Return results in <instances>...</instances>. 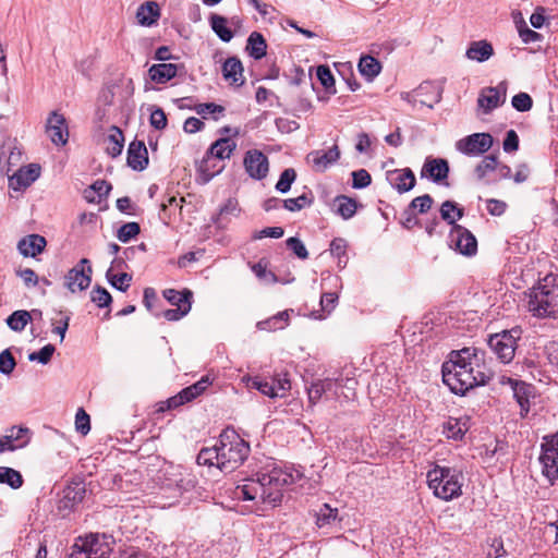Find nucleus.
I'll return each instance as SVG.
<instances>
[{"instance_id": "obj_38", "label": "nucleus", "mask_w": 558, "mask_h": 558, "mask_svg": "<svg viewBox=\"0 0 558 558\" xmlns=\"http://www.w3.org/2000/svg\"><path fill=\"white\" fill-rule=\"evenodd\" d=\"M162 294L163 298L177 308H179L180 305H190V310L192 308L193 293L189 289H183L182 291L166 289Z\"/></svg>"}, {"instance_id": "obj_49", "label": "nucleus", "mask_w": 558, "mask_h": 558, "mask_svg": "<svg viewBox=\"0 0 558 558\" xmlns=\"http://www.w3.org/2000/svg\"><path fill=\"white\" fill-rule=\"evenodd\" d=\"M296 179V171L293 168H287L284 169L280 177L278 182L275 185V189L282 194L288 193L291 190V185Z\"/></svg>"}, {"instance_id": "obj_27", "label": "nucleus", "mask_w": 558, "mask_h": 558, "mask_svg": "<svg viewBox=\"0 0 558 558\" xmlns=\"http://www.w3.org/2000/svg\"><path fill=\"white\" fill-rule=\"evenodd\" d=\"M222 75L225 80L230 81L235 86L244 84L243 65L239 58L229 57L222 65Z\"/></svg>"}, {"instance_id": "obj_16", "label": "nucleus", "mask_w": 558, "mask_h": 558, "mask_svg": "<svg viewBox=\"0 0 558 558\" xmlns=\"http://www.w3.org/2000/svg\"><path fill=\"white\" fill-rule=\"evenodd\" d=\"M340 158V150L337 145L329 149H317L307 154L306 161L316 172H324Z\"/></svg>"}, {"instance_id": "obj_43", "label": "nucleus", "mask_w": 558, "mask_h": 558, "mask_svg": "<svg viewBox=\"0 0 558 558\" xmlns=\"http://www.w3.org/2000/svg\"><path fill=\"white\" fill-rule=\"evenodd\" d=\"M335 381L330 378H326L323 380H317L311 385L307 390L308 400L312 403H316L322 396L333 388Z\"/></svg>"}, {"instance_id": "obj_52", "label": "nucleus", "mask_w": 558, "mask_h": 558, "mask_svg": "<svg viewBox=\"0 0 558 558\" xmlns=\"http://www.w3.org/2000/svg\"><path fill=\"white\" fill-rule=\"evenodd\" d=\"M90 300L94 302L98 307H108L110 306L112 302V296L108 292L107 289H105L101 286H95L93 290L90 291Z\"/></svg>"}, {"instance_id": "obj_8", "label": "nucleus", "mask_w": 558, "mask_h": 558, "mask_svg": "<svg viewBox=\"0 0 558 558\" xmlns=\"http://www.w3.org/2000/svg\"><path fill=\"white\" fill-rule=\"evenodd\" d=\"M521 333L520 328H512L492 335L488 339V347L502 363H510L514 357L517 341Z\"/></svg>"}, {"instance_id": "obj_9", "label": "nucleus", "mask_w": 558, "mask_h": 558, "mask_svg": "<svg viewBox=\"0 0 558 558\" xmlns=\"http://www.w3.org/2000/svg\"><path fill=\"white\" fill-rule=\"evenodd\" d=\"M494 144L489 133H473L456 143V149L466 156H481L487 153Z\"/></svg>"}, {"instance_id": "obj_48", "label": "nucleus", "mask_w": 558, "mask_h": 558, "mask_svg": "<svg viewBox=\"0 0 558 558\" xmlns=\"http://www.w3.org/2000/svg\"><path fill=\"white\" fill-rule=\"evenodd\" d=\"M106 277L111 287L121 292H125L130 288V282L132 281V276L128 272L112 275L111 269L107 270Z\"/></svg>"}, {"instance_id": "obj_53", "label": "nucleus", "mask_w": 558, "mask_h": 558, "mask_svg": "<svg viewBox=\"0 0 558 558\" xmlns=\"http://www.w3.org/2000/svg\"><path fill=\"white\" fill-rule=\"evenodd\" d=\"M497 168V156L489 155L486 156L476 167L475 174L478 180H483L488 172L495 171Z\"/></svg>"}, {"instance_id": "obj_29", "label": "nucleus", "mask_w": 558, "mask_h": 558, "mask_svg": "<svg viewBox=\"0 0 558 558\" xmlns=\"http://www.w3.org/2000/svg\"><path fill=\"white\" fill-rule=\"evenodd\" d=\"M236 496L243 500H255L259 498L265 502V490L260 486L258 476L248 478L246 484L236 487Z\"/></svg>"}, {"instance_id": "obj_13", "label": "nucleus", "mask_w": 558, "mask_h": 558, "mask_svg": "<svg viewBox=\"0 0 558 558\" xmlns=\"http://www.w3.org/2000/svg\"><path fill=\"white\" fill-rule=\"evenodd\" d=\"M243 166L250 178L263 180L269 172L267 156L258 149H250L245 153Z\"/></svg>"}, {"instance_id": "obj_63", "label": "nucleus", "mask_w": 558, "mask_h": 558, "mask_svg": "<svg viewBox=\"0 0 558 558\" xmlns=\"http://www.w3.org/2000/svg\"><path fill=\"white\" fill-rule=\"evenodd\" d=\"M372 183V177L365 169H360L352 172V187L365 189Z\"/></svg>"}, {"instance_id": "obj_36", "label": "nucleus", "mask_w": 558, "mask_h": 558, "mask_svg": "<svg viewBox=\"0 0 558 558\" xmlns=\"http://www.w3.org/2000/svg\"><path fill=\"white\" fill-rule=\"evenodd\" d=\"M335 211L344 220L352 218L357 209V202L349 196L339 195L333 201Z\"/></svg>"}, {"instance_id": "obj_37", "label": "nucleus", "mask_w": 558, "mask_h": 558, "mask_svg": "<svg viewBox=\"0 0 558 558\" xmlns=\"http://www.w3.org/2000/svg\"><path fill=\"white\" fill-rule=\"evenodd\" d=\"M209 23H210V27L214 31V33L223 43H229L233 38L234 34L227 26L228 20L225 16L214 13L209 17Z\"/></svg>"}, {"instance_id": "obj_11", "label": "nucleus", "mask_w": 558, "mask_h": 558, "mask_svg": "<svg viewBox=\"0 0 558 558\" xmlns=\"http://www.w3.org/2000/svg\"><path fill=\"white\" fill-rule=\"evenodd\" d=\"M507 87V82L502 81L497 86H489L481 89L477 98V107L483 111V113L488 114L494 109L505 104Z\"/></svg>"}, {"instance_id": "obj_1", "label": "nucleus", "mask_w": 558, "mask_h": 558, "mask_svg": "<svg viewBox=\"0 0 558 558\" xmlns=\"http://www.w3.org/2000/svg\"><path fill=\"white\" fill-rule=\"evenodd\" d=\"M442 381L459 396H464L477 386H484L490 376L482 371L477 351L474 348H463L451 351L449 359L441 366Z\"/></svg>"}, {"instance_id": "obj_64", "label": "nucleus", "mask_w": 558, "mask_h": 558, "mask_svg": "<svg viewBox=\"0 0 558 558\" xmlns=\"http://www.w3.org/2000/svg\"><path fill=\"white\" fill-rule=\"evenodd\" d=\"M193 110L206 119L208 114L222 113L225 111V107L215 102H205L194 106Z\"/></svg>"}, {"instance_id": "obj_30", "label": "nucleus", "mask_w": 558, "mask_h": 558, "mask_svg": "<svg viewBox=\"0 0 558 558\" xmlns=\"http://www.w3.org/2000/svg\"><path fill=\"white\" fill-rule=\"evenodd\" d=\"M539 462L543 465V474L553 483L558 478V451L551 449L542 450Z\"/></svg>"}, {"instance_id": "obj_17", "label": "nucleus", "mask_w": 558, "mask_h": 558, "mask_svg": "<svg viewBox=\"0 0 558 558\" xmlns=\"http://www.w3.org/2000/svg\"><path fill=\"white\" fill-rule=\"evenodd\" d=\"M86 496V486L83 482H72L63 490V497L60 500L59 509L72 511L83 502Z\"/></svg>"}, {"instance_id": "obj_5", "label": "nucleus", "mask_w": 558, "mask_h": 558, "mask_svg": "<svg viewBox=\"0 0 558 558\" xmlns=\"http://www.w3.org/2000/svg\"><path fill=\"white\" fill-rule=\"evenodd\" d=\"M255 476H258L260 486L265 490V502L276 507L281 504L283 488L293 484L296 478L301 477V474L299 472L293 474L277 466L271 469L267 466L257 472Z\"/></svg>"}, {"instance_id": "obj_14", "label": "nucleus", "mask_w": 558, "mask_h": 558, "mask_svg": "<svg viewBox=\"0 0 558 558\" xmlns=\"http://www.w3.org/2000/svg\"><path fill=\"white\" fill-rule=\"evenodd\" d=\"M32 432L28 427L12 426L0 437V453L24 448L31 441Z\"/></svg>"}, {"instance_id": "obj_12", "label": "nucleus", "mask_w": 558, "mask_h": 558, "mask_svg": "<svg viewBox=\"0 0 558 558\" xmlns=\"http://www.w3.org/2000/svg\"><path fill=\"white\" fill-rule=\"evenodd\" d=\"M449 162L445 158H435L432 156L426 157L423 167L421 169V178L428 179L436 184L449 185L447 182L449 175Z\"/></svg>"}, {"instance_id": "obj_39", "label": "nucleus", "mask_w": 558, "mask_h": 558, "mask_svg": "<svg viewBox=\"0 0 558 558\" xmlns=\"http://www.w3.org/2000/svg\"><path fill=\"white\" fill-rule=\"evenodd\" d=\"M213 384V379L209 375L203 376L198 381L181 390L182 396L186 402H191L198 396L205 392V390Z\"/></svg>"}, {"instance_id": "obj_34", "label": "nucleus", "mask_w": 558, "mask_h": 558, "mask_svg": "<svg viewBox=\"0 0 558 558\" xmlns=\"http://www.w3.org/2000/svg\"><path fill=\"white\" fill-rule=\"evenodd\" d=\"M357 68L361 75L368 82H372L381 71L380 62L369 54L360 58Z\"/></svg>"}, {"instance_id": "obj_60", "label": "nucleus", "mask_w": 558, "mask_h": 558, "mask_svg": "<svg viewBox=\"0 0 558 558\" xmlns=\"http://www.w3.org/2000/svg\"><path fill=\"white\" fill-rule=\"evenodd\" d=\"M239 213L238 202L233 198H229L223 206L220 207L217 218L214 220L215 223L221 226L222 221L228 215L235 216Z\"/></svg>"}, {"instance_id": "obj_2", "label": "nucleus", "mask_w": 558, "mask_h": 558, "mask_svg": "<svg viewBox=\"0 0 558 558\" xmlns=\"http://www.w3.org/2000/svg\"><path fill=\"white\" fill-rule=\"evenodd\" d=\"M250 444L233 428H226L215 446L203 448L196 458L199 465L216 466L223 473H231L243 464L250 454Z\"/></svg>"}, {"instance_id": "obj_10", "label": "nucleus", "mask_w": 558, "mask_h": 558, "mask_svg": "<svg viewBox=\"0 0 558 558\" xmlns=\"http://www.w3.org/2000/svg\"><path fill=\"white\" fill-rule=\"evenodd\" d=\"M93 268L89 259L82 258L64 277L65 287L72 292L87 289L92 282Z\"/></svg>"}, {"instance_id": "obj_51", "label": "nucleus", "mask_w": 558, "mask_h": 558, "mask_svg": "<svg viewBox=\"0 0 558 558\" xmlns=\"http://www.w3.org/2000/svg\"><path fill=\"white\" fill-rule=\"evenodd\" d=\"M141 232V227L137 222H126L122 225L117 231V238L123 243H128Z\"/></svg>"}, {"instance_id": "obj_21", "label": "nucleus", "mask_w": 558, "mask_h": 558, "mask_svg": "<svg viewBox=\"0 0 558 558\" xmlns=\"http://www.w3.org/2000/svg\"><path fill=\"white\" fill-rule=\"evenodd\" d=\"M470 417H449L442 425V434L451 440L460 441L470 429Z\"/></svg>"}, {"instance_id": "obj_45", "label": "nucleus", "mask_w": 558, "mask_h": 558, "mask_svg": "<svg viewBox=\"0 0 558 558\" xmlns=\"http://www.w3.org/2000/svg\"><path fill=\"white\" fill-rule=\"evenodd\" d=\"M32 316L29 312L25 310H19L13 312L8 318L7 324L13 331H22L26 325L31 322Z\"/></svg>"}, {"instance_id": "obj_54", "label": "nucleus", "mask_w": 558, "mask_h": 558, "mask_svg": "<svg viewBox=\"0 0 558 558\" xmlns=\"http://www.w3.org/2000/svg\"><path fill=\"white\" fill-rule=\"evenodd\" d=\"M54 351H56L54 345L48 343V344L44 345L39 351L29 353L28 360L31 362L36 361L43 365H46L50 362Z\"/></svg>"}, {"instance_id": "obj_50", "label": "nucleus", "mask_w": 558, "mask_h": 558, "mask_svg": "<svg viewBox=\"0 0 558 558\" xmlns=\"http://www.w3.org/2000/svg\"><path fill=\"white\" fill-rule=\"evenodd\" d=\"M316 75L327 93L336 94L335 78L330 69L327 65L317 66Z\"/></svg>"}, {"instance_id": "obj_15", "label": "nucleus", "mask_w": 558, "mask_h": 558, "mask_svg": "<svg viewBox=\"0 0 558 558\" xmlns=\"http://www.w3.org/2000/svg\"><path fill=\"white\" fill-rule=\"evenodd\" d=\"M46 132L54 145H65L69 140V130L64 116L52 111L47 119Z\"/></svg>"}, {"instance_id": "obj_42", "label": "nucleus", "mask_w": 558, "mask_h": 558, "mask_svg": "<svg viewBox=\"0 0 558 558\" xmlns=\"http://www.w3.org/2000/svg\"><path fill=\"white\" fill-rule=\"evenodd\" d=\"M0 483L9 485L12 489H19L24 481L19 471L8 466H0Z\"/></svg>"}, {"instance_id": "obj_44", "label": "nucleus", "mask_w": 558, "mask_h": 558, "mask_svg": "<svg viewBox=\"0 0 558 558\" xmlns=\"http://www.w3.org/2000/svg\"><path fill=\"white\" fill-rule=\"evenodd\" d=\"M338 519V509L324 504L316 512V524L318 527L329 526Z\"/></svg>"}, {"instance_id": "obj_23", "label": "nucleus", "mask_w": 558, "mask_h": 558, "mask_svg": "<svg viewBox=\"0 0 558 558\" xmlns=\"http://www.w3.org/2000/svg\"><path fill=\"white\" fill-rule=\"evenodd\" d=\"M434 86L429 83H423L417 88L411 90V92H402L400 94V97L402 100L407 101L411 106L415 107L417 104L421 106H427L428 108H433L434 104L438 102L440 100V95L436 94L430 101L427 99H423V94L425 89H432Z\"/></svg>"}, {"instance_id": "obj_25", "label": "nucleus", "mask_w": 558, "mask_h": 558, "mask_svg": "<svg viewBox=\"0 0 558 558\" xmlns=\"http://www.w3.org/2000/svg\"><path fill=\"white\" fill-rule=\"evenodd\" d=\"M494 56L493 45L486 39L471 41L466 51L465 57L469 60L483 63Z\"/></svg>"}, {"instance_id": "obj_46", "label": "nucleus", "mask_w": 558, "mask_h": 558, "mask_svg": "<svg viewBox=\"0 0 558 558\" xmlns=\"http://www.w3.org/2000/svg\"><path fill=\"white\" fill-rule=\"evenodd\" d=\"M314 202L312 194L303 193L295 198H287L282 201V206L289 211H300L305 207H310Z\"/></svg>"}, {"instance_id": "obj_62", "label": "nucleus", "mask_w": 558, "mask_h": 558, "mask_svg": "<svg viewBox=\"0 0 558 558\" xmlns=\"http://www.w3.org/2000/svg\"><path fill=\"white\" fill-rule=\"evenodd\" d=\"M149 122L156 130H163L168 124L165 111L159 107H154L150 111Z\"/></svg>"}, {"instance_id": "obj_33", "label": "nucleus", "mask_w": 558, "mask_h": 558, "mask_svg": "<svg viewBox=\"0 0 558 558\" xmlns=\"http://www.w3.org/2000/svg\"><path fill=\"white\" fill-rule=\"evenodd\" d=\"M105 143L108 155L113 158L121 155L124 146V135L122 131L118 126L112 125L109 130V134L105 138Z\"/></svg>"}, {"instance_id": "obj_24", "label": "nucleus", "mask_w": 558, "mask_h": 558, "mask_svg": "<svg viewBox=\"0 0 558 558\" xmlns=\"http://www.w3.org/2000/svg\"><path fill=\"white\" fill-rule=\"evenodd\" d=\"M46 245L47 241L43 235L29 234L19 241L17 248L23 256L35 257L45 250Z\"/></svg>"}, {"instance_id": "obj_56", "label": "nucleus", "mask_w": 558, "mask_h": 558, "mask_svg": "<svg viewBox=\"0 0 558 558\" xmlns=\"http://www.w3.org/2000/svg\"><path fill=\"white\" fill-rule=\"evenodd\" d=\"M330 253L332 256L338 258L339 265L341 263H347V241L342 238H335L330 242Z\"/></svg>"}, {"instance_id": "obj_58", "label": "nucleus", "mask_w": 558, "mask_h": 558, "mask_svg": "<svg viewBox=\"0 0 558 558\" xmlns=\"http://www.w3.org/2000/svg\"><path fill=\"white\" fill-rule=\"evenodd\" d=\"M16 366V361L10 349H5L0 353V373L10 375Z\"/></svg>"}, {"instance_id": "obj_31", "label": "nucleus", "mask_w": 558, "mask_h": 558, "mask_svg": "<svg viewBox=\"0 0 558 558\" xmlns=\"http://www.w3.org/2000/svg\"><path fill=\"white\" fill-rule=\"evenodd\" d=\"M235 147L236 144L231 138L221 137L215 141L206 153L222 161L231 156Z\"/></svg>"}, {"instance_id": "obj_26", "label": "nucleus", "mask_w": 558, "mask_h": 558, "mask_svg": "<svg viewBox=\"0 0 558 558\" xmlns=\"http://www.w3.org/2000/svg\"><path fill=\"white\" fill-rule=\"evenodd\" d=\"M179 65L174 63H157L148 69L149 78L157 84H166L177 76Z\"/></svg>"}, {"instance_id": "obj_19", "label": "nucleus", "mask_w": 558, "mask_h": 558, "mask_svg": "<svg viewBox=\"0 0 558 558\" xmlns=\"http://www.w3.org/2000/svg\"><path fill=\"white\" fill-rule=\"evenodd\" d=\"M128 166L135 171H143L148 166V151L143 141L134 140L128 147Z\"/></svg>"}, {"instance_id": "obj_41", "label": "nucleus", "mask_w": 558, "mask_h": 558, "mask_svg": "<svg viewBox=\"0 0 558 558\" xmlns=\"http://www.w3.org/2000/svg\"><path fill=\"white\" fill-rule=\"evenodd\" d=\"M289 312L282 311L266 320L257 323L259 330L274 331L283 329L288 325Z\"/></svg>"}, {"instance_id": "obj_4", "label": "nucleus", "mask_w": 558, "mask_h": 558, "mask_svg": "<svg viewBox=\"0 0 558 558\" xmlns=\"http://www.w3.org/2000/svg\"><path fill=\"white\" fill-rule=\"evenodd\" d=\"M426 477L428 487L439 499L449 501L462 495L463 476L454 468L436 464L427 472Z\"/></svg>"}, {"instance_id": "obj_7", "label": "nucleus", "mask_w": 558, "mask_h": 558, "mask_svg": "<svg viewBox=\"0 0 558 558\" xmlns=\"http://www.w3.org/2000/svg\"><path fill=\"white\" fill-rule=\"evenodd\" d=\"M76 538L85 558H109L116 545L114 537L107 533H88Z\"/></svg>"}, {"instance_id": "obj_18", "label": "nucleus", "mask_w": 558, "mask_h": 558, "mask_svg": "<svg viewBox=\"0 0 558 558\" xmlns=\"http://www.w3.org/2000/svg\"><path fill=\"white\" fill-rule=\"evenodd\" d=\"M39 175L40 167L37 163H29L9 177V187L14 191L25 189L35 182Z\"/></svg>"}, {"instance_id": "obj_32", "label": "nucleus", "mask_w": 558, "mask_h": 558, "mask_svg": "<svg viewBox=\"0 0 558 558\" xmlns=\"http://www.w3.org/2000/svg\"><path fill=\"white\" fill-rule=\"evenodd\" d=\"M159 15V5L155 1H147L143 3L136 12L138 23L144 26H151L157 22Z\"/></svg>"}, {"instance_id": "obj_57", "label": "nucleus", "mask_w": 558, "mask_h": 558, "mask_svg": "<svg viewBox=\"0 0 558 558\" xmlns=\"http://www.w3.org/2000/svg\"><path fill=\"white\" fill-rule=\"evenodd\" d=\"M511 105L517 111L526 112L531 110L533 99L529 94L521 92L512 97Z\"/></svg>"}, {"instance_id": "obj_47", "label": "nucleus", "mask_w": 558, "mask_h": 558, "mask_svg": "<svg viewBox=\"0 0 558 558\" xmlns=\"http://www.w3.org/2000/svg\"><path fill=\"white\" fill-rule=\"evenodd\" d=\"M250 387L258 390L260 393L269 398H277L280 396L276 390L275 378H272L271 381L264 380L259 377L251 378Z\"/></svg>"}, {"instance_id": "obj_35", "label": "nucleus", "mask_w": 558, "mask_h": 558, "mask_svg": "<svg viewBox=\"0 0 558 558\" xmlns=\"http://www.w3.org/2000/svg\"><path fill=\"white\" fill-rule=\"evenodd\" d=\"M246 50L255 60L264 58L267 53V43L258 32H253L247 38Z\"/></svg>"}, {"instance_id": "obj_55", "label": "nucleus", "mask_w": 558, "mask_h": 558, "mask_svg": "<svg viewBox=\"0 0 558 558\" xmlns=\"http://www.w3.org/2000/svg\"><path fill=\"white\" fill-rule=\"evenodd\" d=\"M433 203V197L429 194H424L422 196L413 198L408 209L409 211L412 210L413 213L415 209H417L420 214H425L432 208Z\"/></svg>"}, {"instance_id": "obj_28", "label": "nucleus", "mask_w": 558, "mask_h": 558, "mask_svg": "<svg viewBox=\"0 0 558 558\" xmlns=\"http://www.w3.org/2000/svg\"><path fill=\"white\" fill-rule=\"evenodd\" d=\"M223 169L220 161L209 154H205L197 167L202 183H208L215 175L219 174Z\"/></svg>"}, {"instance_id": "obj_59", "label": "nucleus", "mask_w": 558, "mask_h": 558, "mask_svg": "<svg viewBox=\"0 0 558 558\" xmlns=\"http://www.w3.org/2000/svg\"><path fill=\"white\" fill-rule=\"evenodd\" d=\"M286 245L300 259H306L308 257V252L304 243L298 236L288 238L286 240Z\"/></svg>"}, {"instance_id": "obj_61", "label": "nucleus", "mask_w": 558, "mask_h": 558, "mask_svg": "<svg viewBox=\"0 0 558 558\" xmlns=\"http://www.w3.org/2000/svg\"><path fill=\"white\" fill-rule=\"evenodd\" d=\"M548 363L558 371V340H549L543 348Z\"/></svg>"}, {"instance_id": "obj_3", "label": "nucleus", "mask_w": 558, "mask_h": 558, "mask_svg": "<svg viewBox=\"0 0 558 558\" xmlns=\"http://www.w3.org/2000/svg\"><path fill=\"white\" fill-rule=\"evenodd\" d=\"M440 217L451 226L449 233L450 245L465 256H472L477 251V241L473 233L457 223L464 216V208L453 201H445L440 206Z\"/></svg>"}, {"instance_id": "obj_20", "label": "nucleus", "mask_w": 558, "mask_h": 558, "mask_svg": "<svg viewBox=\"0 0 558 558\" xmlns=\"http://www.w3.org/2000/svg\"><path fill=\"white\" fill-rule=\"evenodd\" d=\"M387 180L400 194L411 191L416 183L415 175L410 168L388 171Z\"/></svg>"}, {"instance_id": "obj_6", "label": "nucleus", "mask_w": 558, "mask_h": 558, "mask_svg": "<svg viewBox=\"0 0 558 558\" xmlns=\"http://www.w3.org/2000/svg\"><path fill=\"white\" fill-rule=\"evenodd\" d=\"M558 294L555 288L538 284L529 292L527 307L536 317H554L556 313Z\"/></svg>"}, {"instance_id": "obj_40", "label": "nucleus", "mask_w": 558, "mask_h": 558, "mask_svg": "<svg viewBox=\"0 0 558 558\" xmlns=\"http://www.w3.org/2000/svg\"><path fill=\"white\" fill-rule=\"evenodd\" d=\"M110 190V183L106 180H97L87 190H85V198L89 203H99L104 196L109 194Z\"/></svg>"}, {"instance_id": "obj_22", "label": "nucleus", "mask_w": 558, "mask_h": 558, "mask_svg": "<svg viewBox=\"0 0 558 558\" xmlns=\"http://www.w3.org/2000/svg\"><path fill=\"white\" fill-rule=\"evenodd\" d=\"M513 397L520 405V414L524 417L530 411V398L534 396V387L521 380H510Z\"/></svg>"}]
</instances>
